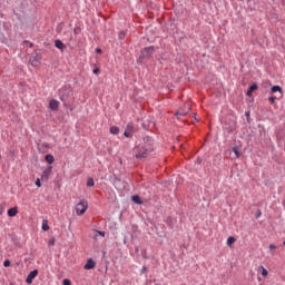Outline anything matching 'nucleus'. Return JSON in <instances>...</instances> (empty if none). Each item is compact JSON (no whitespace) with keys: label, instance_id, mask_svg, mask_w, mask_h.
<instances>
[{"label":"nucleus","instance_id":"f257e3e1","mask_svg":"<svg viewBox=\"0 0 285 285\" xmlns=\"http://www.w3.org/2000/svg\"><path fill=\"white\" fill-rule=\"evenodd\" d=\"M155 52V47H146L138 59L140 63H145V61H148V59H151L153 55Z\"/></svg>","mask_w":285,"mask_h":285},{"label":"nucleus","instance_id":"f03ea898","mask_svg":"<svg viewBox=\"0 0 285 285\" xmlns=\"http://www.w3.org/2000/svg\"><path fill=\"white\" fill-rule=\"evenodd\" d=\"M88 207H89V204L87 200H80L76 207H75V210H76V215L77 216H83L87 210H88Z\"/></svg>","mask_w":285,"mask_h":285},{"label":"nucleus","instance_id":"7ed1b4c3","mask_svg":"<svg viewBox=\"0 0 285 285\" xmlns=\"http://www.w3.org/2000/svg\"><path fill=\"white\" fill-rule=\"evenodd\" d=\"M149 154H150V148H146L144 146H141V147L138 146L136 148V158L137 159H145L149 156Z\"/></svg>","mask_w":285,"mask_h":285},{"label":"nucleus","instance_id":"20e7f679","mask_svg":"<svg viewBox=\"0 0 285 285\" xmlns=\"http://www.w3.org/2000/svg\"><path fill=\"white\" fill-rule=\"evenodd\" d=\"M135 132H136L135 125L132 122L127 124L124 131L125 138H132Z\"/></svg>","mask_w":285,"mask_h":285},{"label":"nucleus","instance_id":"39448f33","mask_svg":"<svg viewBox=\"0 0 285 285\" xmlns=\"http://www.w3.org/2000/svg\"><path fill=\"white\" fill-rule=\"evenodd\" d=\"M42 59V52L41 51H35L31 53V57L29 59L30 63L35 65L41 61Z\"/></svg>","mask_w":285,"mask_h":285},{"label":"nucleus","instance_id":"423d86ee","mask_svg":"<svg viewBox=\"0 0 285 285\" xmlns=\"http://www.w3.org/2000/svg\"><path fill=\"white\" fill-rule=\"evenodd\" d=\"M39 271L38 269H33L31 271L28 276L26 277V283L28 285H31L33 283V279L38 276Z\"/></svg>","mask_w":285,"mask_h":285},{"label":"nucleus","instance_id":"0eeeda50","mask_svg":"<svg viewBox=\"0 0 285 285\" xmlns=\"http://www.w3.org/2000/svg\"><path fill=\"white\" fill-rule=\"evenodd\" d=\"M96 267V262L92 258H88L87 263L83 265V269L90 271Z\"/></svg>","mask_w":285,"mask_h":285},{"label":"nucleus","instance_id":"6e6552de","mask_svg":"<svg viewBox=\"0 0 285 285\" xmlns=\"http://www.w3.org/2000/svg\"><path fill=\"white\" fill-rule=\"evenodd\" d=\"M60 106V102L56 99L49 101V108L51 111H57Z\"/></svg>","mask_w":285,"mask_h":285},{"label":"nucleus","instance_id":"1a4fd4ad","mask_svg":"<svg viewBox=\"0 0 285 285\" xmlns=\"http://www.w3.org/2000/svg\"><path fill=\"white\" fill-rule=\"evenodd\" d=\"M255 90H258V85H257V83H253V85L248 88V90H247V92H246L247 97H253V94L255 92Z\"/></svg>","mask_w":285,"mask_h":285},{"label":"nucleus","instance_id":"9d476101","mask_svg":"<svg viewBox=\"0 0 285 285\" xmlns=\"http://www.w3.org/2000/svg\"><path fill=\"white\" fill-rule=\"evenodd\" d=\"M18 213H19L18 207H12L8 209L7 215L8 217H16Z\"/></svg>","mask_w":285,"mask_h":285},{"label":"nucleus","instance_id":"9b49d317","mask_svg":"<svg viewBox=\"0 0 285 285\" xmlns=\"http://www.w3.org/2000/svg\"><path fill=\"white\" fill-rule=\"evenodd\" d=\"M55 47H57L58 50H66V45L61 40H56Z\"/></svg>","mask_w":285,"mask_h":285},{"label":"nucleus","instance_id":"f8f14e48","mask_svg":"<svg viewBox=\"0 0 285 285\" xmlns=\"http://www.w3.org/2000/svg\"><path fill=\"white\" fill-rule=\"evenodd\" d=\"M109 131H110L111 135L117 136L120 132V128L117 127V126H111Z\"/></svg>","mask_w":285,"mask_h":285},{"label":"nucleus","instance_id":"ddd939ff","mask_svg":"<svg viewBox=\"0 0 285 285\" xmlns=\"http://www.w3.org/2000/svg\"><path fill=\"white\" fill-rule=\"evenodd\" d=\"M45 160L46 163H48L49 165H52L55 163V157L52 155H46L45 156Z\"/></svg>","mask_w":285,"mask_h":285},{"label":"nucleus","instance_id":"4468645a","mask_svg":"<svg viewBox=\"0 0 285 285\" xmlns=\"http://www.w3.org/2000/svg\"><path fill=\"white\" fill-rule=\"evenodd\" d=\"M132 203L137 204V205H142V200L138 195H135L131 197Z\"/></svg>","mask_w":285,"mask_h":285},{"label":"nucleus","instance_id":"2eb2a0df","mask_svg":"<svg viewBox=\"0 0 285 285\" xmlns=\"http://www.w3.org/2000/svg\"><path fill=\"white\" fill-rule=\"evenodd\" d=\"M189 112V108H187V110H178L176 112V117H184V116H187Z\"/></svg>","mask_w":285,"mask_h":285},{"label":"nucleus","instance_id":"dca6fc26","mask_svg":"<svg viewBox=\"0 0 285 285\" xmlns=\"http://www.w3.org/2000/svg\"><path fill=\"white\" fill-rule=\"evenodd\" d=\"M236 242L237 239L234 236H230L227 238V246L232 247Z\"/></svg>","mask_w":285,"mask_h":285},{"label":"nucleus","instance_id":"f3484780","mask_svg":"<svg viewBox=\"0 0 285 285\" xmlns=\"http://www.w3.org/2000/svg\"><path fill=\"white\" fill-rule=\"evenodd\" d=\"M259 271L263 277H267L268 276V271L265 266H259Z\"/></svg>","mask_w":285,"mask_h":285},{"label":"nucleus","instance_id":"a211bd4d","mask_svg":"<svg viewBox=\"0 0 285 285\" xmlns=\"http://www.w3.org/2000/svg\"><path fill=\"white\" fill-rule=\"evenodd\" d=\"M233 153L235 154L237 159H239L242 157V154L239 153V148L238 147H233Z\"/></svg>","mask_w":285,"mask_h":285},{"label":"nucleus","instance_id":"6ab92c4d","mask_svg":"<svg viewBox=\"0 0 285 285\" xmlns=\"http://www.w3.org/2000/svg\"><path fill=\"white\" fill-rule=\"evenodd\" d=\"M41 228L43 232H48L50 229V226L48 225V220L42 222Z\"/></svg>","mask_w":285,"mask_h":285},{"label":"nucleus","instance_id":"aec40b11","mask_svg":"<svg viewBox=\"0 0 285 285\" xmlns=\"http://www.w3.org/2000/svg\"><path fill=\"white\" fill-rule=\"evenodd\" d=\"M87 187H95V180H94V178H88V179H87Z\"/></svg>","mask_w":285,"mask_h":285},{"label":"nucleus","instance_id":"412c9836","mask_svg":"<svg viewBox=\"0 0 285 285\" xmlns=\"http://www.w3.org/2000/svg\"><path fill=\"white\" fill-rule=\"evenodd\" d=\"M272 92H282V87L279 86L272 87Z\"/></svg>","mask_w":285,"mask_h":285},{"label":"nucleus","instance_id":"4be33fe9","mask_svg":"<svg viewBox=\"0 0 285 285\" xmlns=\"http://www.w3.org/2000/svg\"><path fill=\"white\" fill-rule=\"evenodd\" d=\"M36 187L41 188V180L40 178H37L35 181Z\"/></svg>","mask_w":285,"mask_h":285},{"label":"nucleus","instance_id":"5701e85b","mask_svg":"<svg viewBox=\"0 0 285 285\" xmlns=\"http://www.w3.org/2000/svg\"><path fill=\"white\" fill-rule=\"evenodd\" d=\"M11 262L9 259L3 261V267H10Z\"/></svg>","mask_w":285,"mask_h":285},{"label":"nucleus","instance_id":"b1692460","mask_svg":"<svg viewBox=\"0 0 285 285\" xmlns=\"http://www.w3.org/2000/svg\"><path fill=\"white\" fill-rule=\"evenodd\" d=\"M49 246H55L56 245V239L55 238H50L48 242Z\"/></svg>","mask_w":285,"mask_h":285},{"label":"nucleus","instance_id":"393cba45","mask_svg":"<svg viewBox=\"0 0 285 285\" xmlns=\"http://www.w3.org/2000/svg\"><path fill=\"white\" fill-rule=\"evenodd\" d=\"M95 233L101 237H106V233L105 232H100V230H95Z\"/></svg>","mask_w":285,"mask_h":285},{"label":"nucleus","instance_id":"a878e982","mask_svg":"<svg viewBox=\"0 0 285 285\" xmlns=\"http://www.w3.org/2000/svg\"><path fill=\"white\" fill-rule=\"evenodd\" d=\"M49 174H50L49 170H45V171L42 173V178H48V177H49Z\"/></svg>","mask_w":285,"mask_h":285},{"label":"nucleus","instance_id":"bb28decb","mask_svg":"<svg viewBox=\"0 0 285 285\" xmlns=\"http://www.w3.org/2000/svg\"><path fill=\"white\" fill-rule=\"evenodd\" d=\"M62 285H71L70 279L65 278V279L62 281Z\"/></svg>","mask_w":285,"mask_h":285},{"label":"nucleus","instance_id":"cd10ccee","mask_svg":"<svg viewBox=\"0 0 285 285\" xmlns=\"http://www.w3.org/2000/svg\"><path fill=\"white\" fill-rule=\"evenodd\" d=\"M125 36H126V33L125 32H119V35H118V37H119V39H125Z\"/></svg>","mask_w":285,"mask_h":285},{"label":"nucleus","instance_id":"c85d7f7f","mask_svg":"<svg viewBox=\"0 0 285 285\" xmlns=\"http://www.w3.org/2000/svg\"><path fill=\"white\" fill-rule=\"evenodd\" d=\"M274 249H277V246H275V244H271L269 245V250H274Z\"/></svg>","mask_w":285,"mask_h":285},{"label":"nucleus","instance_id":"c756f323","mask_svg":"<svg viewBox=\"0 0 285 285\" xmlns=\"http://www.w3.org/2000/svg\"><path fill=\"white\" fill-rule=\"evenodd\" d=\"M268 101H271V104H275V97H269Z\"/></svg>","mask_w":285,"mask_h":285},{"label":"nucleus","instance_id":"7c9ffc66","mask_svg":"<svg viewBox=\"0 0 285 285\" xmlns=\"http://www.w3.org/2000/svg\"><path fill=\"white\" fill-rule=\"evenodd\" d=\"M147 272V267H142L141 269V274L146 273Z\"/></svg>","mask_w":285,"mask_h":285},{"label":"nucleus","instance_id":"2f4dec72","mask_svg":"<svg viewBox=\"0 0 285 285\" xmlns=\"http://www.w3.org/2000/svg\"><path fill=\"white\" fill-rule=\"evenodd\" d=\"M96 52L101 53L102 50L101 49H96Z\"/></svg>","mask_w":285,"mask_h":285},{"label":"nucleus","instance_id":"473e14b6","mask_svg":"<svg viewBox=\"0 0 285 285\" xmlns=\"http://www.w3.org/2000/svg\"><path fill=\"white\" fill-rule=\"evenodd\" d=\"M92 72H99V69H98V68H95V69L92 70Z\"/></svg>","mask_w":285,"mask_h":285},{"label":"nucleus","instance_id":"72a5a7b5","mask_svg":"<svg viewBox=\"0 0 285 285\" xmlns=\"http://www.w3.org/2000/svg\"><path fill=\"white\" fill-rule=\"evenodd\" d=\"M27 43H29V47L32 48L33 45L31 42H27Z\"/></svg>","mask_w":285,"mask_h":285},{"label":"nucleus","instance_id":"f704fd0d","mask_svg":"<svg viewBox=\"0 0 285 285\" xmlns=\"http://www.w3.org/2000/svg\"><path fill=\"white\" fill-rule=\"evenodd\" d=\"M262 216V213H259L257 216H256V218H259Z\"/></svg>","mask_w":285,"mask_h":285},{"label":"nucleus","instance_id":"c9c22d12","mask_svg":"<svg viewBox=\"0 0 285 285\" xmlns=\"http://www.w3.org/2000/svg\"><path fill=\"white\" fill-rule=\"evenodd\" d=\"M60 92H65V89H61Z\"/></svg>","mask_w":285,"mask_h":285},{"label":"nucleus","instance_id":"e433bc0d","mask_svg":"<svg viewBox=\"0 0 285 285\" xmlns=\"http://www.w3.org/2000/svg\"><path fill=\"white\" fill-rule=\"evenodd\" d=\"M283 245L285 246V240L283 242Z\"/></svg>","mask_w":285,"mask_h":285},{"label":"nucleus","instance_id":"4c0bfd02","mask_svg":"<svg viewBox=\"0 0 285 285\" xmlns=\"http://www.w3.org/2000/svg\"><path fill=\"white\" fill-rule=\"evenodd\" d=\"M155 285H161V284H155Z\"/></svg>","mask_w":285,"mask_h":285}]
</instances>
